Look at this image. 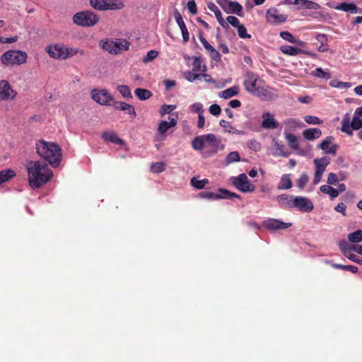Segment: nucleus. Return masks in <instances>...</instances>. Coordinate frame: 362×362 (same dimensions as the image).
Here are the masks:
<instances>
[{
    "instance_id": "f257e3e1",
    "label": "nucleus",
    "mask_w": 362,
    "mask_h": 362,
    "mask_svg": "<svg viewBox=\"0 0 362 362\" xmlns=\"http://www.w3.org/2000/svg\"><path fill=\"white\" fill-rule=\"evenodd\" d=\"M28 180L33 189H37L46 184L53 176L48 165L41 160H31L26 166Z\"/></svg>"
},
{
    "instance_id": "f03ea898",
    "label": "nucleus",
    "mask_w": 362,
    "mask_h": 362,
    "mask_svg": "<svg viewBox=\"0 0 362 362\" xmlns=\"http://www.w3.org/2000/svg\"><path fill=\"white\" fill-rule=\"evenodd\" d=\"M192 146L195 151H201L206 157L211 156L224 148V145L214 134L195 137L192 141Z\"/></svg>"
},
{
    "instance_id": "7ed1b4c3",
    "label": "nucleus",
    "mask_w": 362,
    "mask_h": 362,
    "mask_svg": "<svg viewBox=\"0 0 362 362\" xmlns=\"http://www.w3.org/2000/svg\"><path fill=\"white\" fill-rule=\"evenodd\" d=\"M36 150L38 155L48 161L52 166L59 165L62 152L57 144L53 142L39 141L36 143Z\"/></svg>"
},
{
    "instance_id": "20e7f679",
    "label": "nucleus",
    "mask_w": 362,
    "mask_h": 362,
    "mask_svg": "<svg viewBox=\"0 0 362 362\" xmlns=\"http://www.w3.org/2000/svg\"><path fill=\"white\" fill-rule=\"evenodd\" d=\"M243 86L247 92L257 97L266 98L271 92L270 88L264 86L259 76L252 71L246 72Z\"/></svg>"
},
{
    "instance_id": "39448f33",
    "label": "nucleus",
    "mask_w": 362,
    "mask_h": 362,
    "mask_svg": "<svg viewBox=\"0 0 362 362\" xmlns=\"http://www.w3.org/2000/svg\"><path fill=\"white\" fill-rule=\"evenodd\" d=\"M72 21L78 26L90 28L99 22L100 16L90 10H86L76 13L72 17Z\"/></svg>"
},
{
    "instance_id": "423d86ee",
    "label": "nucleus",
    "mask_w": 362,
    "mask_h": 362,
    "mask_svg": "<svg viewBox=\"0 0 362 362\" xmlns=\"http://www.w3.org/2000/svg\"><path fill=\"white\" fill-rule=\"evenodd\" d=\"M361 115L358 113V110L354 111V117L351 121L349 114L346 113L341 121V130L346 134L353 135V130H358L362 128Z\"/></svg>"
},
{
    "instance_id": "0eeeda50",
    "label": "nucleus",
    "mask_w": 362,
    "mask_h": 362,
    "mask_svg": "<svg viewBox=\"0 0 362 362\" xmlns=\"http://www.w3.org/2000/svg\"><path fill=\"white\" fill-rule=\"evenodd\" d=\"M28 55L21 50H8L1 57V62L6 66L21 65L27 61Z\"/></svg>"
},
{
    "instance_id": "6e6552de",
    "label": "nucleus",
    "mask_w": 362,
    "mask_h": 362,
    "mask_svg": "<svg viewBox=\"0 0 362 362\" xmlns=\"http://www.w3.org/2000/svg\"><path fill=\"white\" fill-rule=\"evenodd\" d=\"M90 6L97 11H117L124 7L122 0H89Z\"/></svg>"
},
{
    "instance_id": "1a4fd4ad",
    "label": "nucleus",
    "mask_w": 362,
    "mask_h": 362,
    "mask_svg": "<svg viewBox=\"0 0 362 362\" xmlns=\"http://www.w3.org/2000/svg\"><path fill=\"white\" fill-rule=\"evenodd\" d=\"M100 45L104 50L110 54H119L123 50H127L129 47V43L127 40H107L100 41Z\"/></svg>"
},
{
    "instance_id": "9d476101",
    "label": "nucleus",
    "mask_w": 362,
    "mask_h": 362,
    "mask_svg": "<svg viewBox=\"0 0 362 362\" xmlns=\"http://www.w3.org/2000/svg\"><path fill=\"white\" fill-rule=\"evenodd\" d=\"M90 96L93 101L100 105H111L114 102V98L106 89L94 88L90 92Z\"/></svg>"
},
{
    "instance_id": "9b49d317",
    "label": "nucleus",
    "mask_w": 362,
    "mask_h": 362,
    "mask_svg": "<svg viewBox=\"0 0 362 362\" xmlns=\"http://www.w3.org/2000/svg\"><path fill=\"white\" fill-rule=\"evenodd\" d=\"M232 184L242 192H252L255 190V187L250 183L247 176L245 173H241L237 177L230 178Z\"/></svg>"
},
{
    "instance_id": "f8f14e48",
    "label": "nucleus",
    "mask_w": 362,
    "mask_h": 362,
    "mask_svg": "<svg viewBox=\"0 0 362 362\" xmlns=\"http://www.w3.org/2000/svg\"><path fill=\"white\" fill-rule=\"evenodd\" d=\"M313 163L315 165V173L313 182V185H316L321 181L327 166L330 163V159L326 156L320 158H315Z\"/></svg>"
},
{
    "instance_id": "ddd939ff",
    "label": "nucleus",
    "mask_w": 362,
    "mask_h": 362,
    "mask_svg": "<svg viewBox=\"0 0 362 362\" xmlns=\"http://www.w3.org/2000/svg\"><path fill=\"white\" fill-rule=\"evenodd\" d=\"M45 50L52 59L65 60L64 45L63 44L55 43L48 45Z\"/></svg>"
},
{
    "instance_id": "4468645a",
    "label": "nucleus",
    "mask_w": 362,
    "mask_h": 362,
    "mask_svg": "<svg viewBox=\"0 0 362 362\" xmlns=\"http://www.w3.org/2000/svg\"><path fill=\"white\" fill-rule=\"evenodd\" d=\"M300 211L307 213L311 211L314 206L310 199L305 197L297 196L294 197L293 207Z\"/></svg>"
},
{
    "instance_id": "2eb2a0df",
    "label": "nucleus",
    "mask_w": 362,
    "mask_h": 362,
    "mask_svg": "<svg viewBox=\"0 0 362 362\" xmlns=\"http://www.w3.org/2000/svg\"><path fill=\"white\" fill-rule=\"evenodd\" d=\"M291 223H285L274 218H268L262 223V226L270 231L286 229L291 227Z\"/></svg>"
},
{
    "instance_id": "dca6fc26",
    "label": "nucleus",
    "mask_w": 362,
    "mask_h": 362,
    "mask_svg": "<svg viewBox=\"0 0 362 362\" xmlns=\"http://www.w3.org/2000/svg\"><path fill=\"white\" fill-rule=\"evenodd\" d=\"M266 18L270 24H280L287 20V16L279 13L277 9L274 8H269L266 13Z\"/></svg>"
},
{
    "instance_id": "f3484780",
    "label": "nucleus",
    "mask_w": 362,
    "mask_h": 362,
    "mask_svg": "<svg viewBox=\"0 0 362 362\" xmlns=\"http://www.w3.org/2000/svg\"><path fill=\"white\" fill-rule=\"evenodd\" d=\"M262 119L261 127L264 129H276L279 127V123L275 119L274 114L269 112H263Z\"/></svg>"
},
{
    "instance_id": "a211bd4d",
    "label": "nucleus",
    "mask_w": 362,
    "mask_h": 362,
    "mask_svg": "<svg viewBox=\"0 0 362 362\" xmlns=\"http://www.w3.org/2000/svg\"><path fill=\"white\" fill-rule=\"evenodd\" d=\"M16 95V93L11 88L7 81H0V100L13 99Z\"/></svg>"
},
{
    "instance_id": "6ab92c4d",
    "label": "nucleus",
    "mask_w": 362,
    "mask_h": 362,
    "mask_svg": "<svg viewBox=\"0 0 362 362\" xmlns=\"http://www.w3.org/2000/svg\"><path fill=\"white\" fill-rule=\"evenodd\" d=\"M334 138L332 136H327L319 145L318 148L327 154L336 155L338 148L337 144H332Z\"/></svg>"
},
{
    "instance_id": "aec40b11",
    "label": "nucleus",
    "mask_w": 362,
    "mask_h": 362,
    "mask_svg": "<svg viewBox=\"0 0 362 362\" xmlns=\"http://www.w3.org/2000/svg\"><path fill=\"white\" fill-rule=\"evenodd\" d=\"M199 39L210 57L216 62H219L221 59L220 53L212 45H210V43L203 37L202 35L199 36Z\"/></svg>"
},
{
    "instance_id": "412c9836",
    "label": "nucleus",
    "mask_w": 362,
    "mask_h": 362,
    "mask_svg": "<svg viewBox=\"0 0 362 362\" xmlns=\"http://www.w3.org/2000/svg\"><path fill=\"white\" fill-rule=\"evenodd\" d=\"M112 105L116 110H122L126 112L128 115L132 116V117L135 118L136 117V111L134 107L129 103L125 102H117L114 101L112 103Z\"/></svg>"
},
{
    "instance_id": "4be33fe9",
    "label": "nucleus",
    "mask_w": 362,
    "mask_h": 362,
    "mask_svg": "<svg viewBox=\"0 0 362 362\" xmlns=\"http://www.w3.org/2000/svg\"><path fill=\"white\" fill-rule=\"evenodd\" d=\"M177 123V119L172 117L170 118V121H161L158 127V132L160 135H163L166 133L171 127L176 126Z\"/></svg>"
},
{
    "instance_id": "5701e85b",
    "label": "nucleus",
    "mask_w": 362,
    "mask_h": 362,
    "mask_svg": "<svg viewBox=\"0 0 362 362\" xmlns=\"http://www.w3.org/2000/svg\"><path fill=\"white\" fill-rule=\"evenodd\" d=\"M207 7L215 14L219 24L224 28H228V23H226V21L223 19L221 11L219 10V8L214 3L211 2L208 3Z\"/></svg>"
},
{
    "instance_id": "b1692460",
    "label": "nucleus",
    "mask_w": 362,
    "mask_h": 362,
    "mask_svg": "<svg viewBox=\"0 0 362 362\" xmlns=\"http://www.w3.org/2000/svg\"><path fill=\"white\" fill-rule=\"evenodd\" d=\"M293 183L291 174H284L277 185V189L280 190L289 189L292 187Z\"/></svg>"
},
{
    "instance_id": "393cba45",
    "label": "nucleus",
    "mask_w": 362,
    "mask_h": 362,
    "mask_svg": "<svg viewBox=\"0 0 362 362\" xmlns=\"http://www.w3.org/2000/svg\"><path fill=\"white\" fill-rule=\"evenodd\" d=\"M294 196L288 194H281L276 197V202L286 208H292L293 204Z\"/></svg>"
},
{
    "instance_id": "a878e982",
    "label": "nucleus",
    "mask_w": 362,
    "mask_h": 362,
    "mask_svg": "<svg viewBox=\"0 0 362 362\" xmlns=\"http://www.w3.org/2000/svg\"><path fill=\"white\" fill-rule=\"evenodd\" d=\"M102 138L105 141L112 142L116 144L123 145L124 144V141L114 132H104L102 134Z\"/></svg>"
},
{
    "instance_id": "bb28decb",
    "label": "nucleus",
    "mask_w": 362,
    "mask_h": 362,
    "mask_svg": "<svg viewBox=\"0 0 362 362\" xmlns=\"http://www.w3.org/2000/svg\"><path fill=\"white\" fill-rule=\"evenodd\" d=\"M334 8L339 11L349 12L350 13H356L358 12L357 6L352 3L342 2L338 4L334 7Z\"/></svg>"
},
{
    "instance_id": "cd10ccee",
    "label": "nucleus",
    "mask_w": 362,
    "mask_h": 362,
    "mask_svg": "<svg viewBox=\"0 0 362 362\" xmlns=\"http://www.w3.org/2000/svg\"><path fill=\"white\" fill-rule=\"evenodd\" d=\"M322 135V132L318 128H309L303 131V136L305 139L312 141L318 139Z\"/></svg>"
},
{
    "instance_id": "c85d7f7f",
    "label": "nucleus",
    "mask_w": 362,
    "mask_h": 362,
    "mask_svg": "<svg viewBox=\"0 0 362 362\" xmlns=\"http://www.w3.org/2000/svg\"><path fill=\"white\" fill-rule=\"evenodd\" d=\"M239 93V88L238 86H233L229 88H227L223 91L219 92L218 95L219 97L224 98V99H228L230 98H232L235 95H237Z\"/></svg>"
},
{
    "instance_id": "c756f323",
    "label": "nucleus",
    "mask_w": 362,
    "mask_h": 362,
    "mask_svg": "<svg viewBox=\"0 0 362 362\" xmlns=\"http://www.w3.org/2000/svg\"><path fill=\"white\" fill-rule=\"evenodd\" d=\"M64 52H65V60L68 58L73 57L76 54H80L81 56H83L85 54V51L83 49H80L76 47H66L64 45Z\"/></svg>"
},
{
    "instance_id": "7c9ffc66",
    "label": "nucleus",
    "mask_w": 362,
    "mask_h": 362,
    "mask_svg": "<svg viewBox=\"0 0 362 362\" xmlns=\"http://www.w3.org/2000/svg\"><path fill=\"white\" fill-rule=\"evenodd\" d=\"M16 173L11 169H6L0 171V185L9 181L14 177Z\"/></svg>"
},
{
    "instance_id": "2f4dec72",
    "label": "nucleus",
    "mask_w": 362,
    "mask_h": 362,
    "mask_svg": "<svg viewBox=\"0 0 362 362\" xmlns=\"http://www.w3.org/2000/svg\"><path fill=\"white\" fill-rule=\"evenodd\" d=\"M134 94L140 100H145L152 96V93L145 88H138L134 90Z\"/></svg>"
},
{
    "instance_id": "473e14b6",
    "label": "nucleus",
    "mask_w": 362,
    "mask_h": 362,
    "mask_svg": "<svg viewBox=\"0 0 362 362\" xmlns=\"http://www.w3.org/2000/svg\"><path fill=\"white\" fill-rule=\"evenodd\" d=\"M280 49L284 54L289 56H296L302 52L300 49L290 45H282Z\"/></svg>"
},
{
    "instance_id": "72a5a7b5",
    "label": "nucleus",
    "mask_w": 362,
    "mask_h": 362,
    "mask_svg": "<svg viewBox=\"0 0 362 362\" xmlns=\"http://www.w3.org/2000/svg\"><path fill=\"white\" fill-rule=\"evenodd\" d=\"M320 189L322 193L329 194L332 199L339 195L338 190L329 185H322Z\"/></svg>"
},
{
    "instance_id": "f704fd0d",
    "label": "nucleus",
    "mask_w": 362,
    "mask_h": 362,
    "mask_svg": "<svg viewBox=\"0 0 362 362\" xmlns=\"http://www.w3.org/2000/svg\"><path fill=\"white\" fill-rule=\"evenodd\" d=\"M193 69L192 71H206V66L205 64H203L202 59L199 57H195L193 60Z\"/></svg>"
},
{
    "instance_id": "c9c22d12",
    "label": "nucleus",
    "mask_w": 362,
    "mask_h": 362,
    "mask_svg": "<svg viewBox=\"0 0 362 362\" xmlns=\"http://www.w3.org/2000/svg\"><path fill=\"white\" fill-rule=\"evenodd\" d=\"M240 156L238 151H232L229 153L224 160V164L228 165L234 162L240 161Z\"/></svg>"
},
{
    "instance_id": "e433bc0d",
    "label": "nucleus",
    "mask_w": 362,
    "mask_h": 362,
    "mask_svg": "<svg viewBox=\"0 0 362 362\" xmlns=\"http://www.w3.org/2000/svg\"><path fill=\"white\" fill-rule=\"evenodd\" d=\"M221 196L220 191L218 193L213 192H202L199 194V197L210 200L221 199Z\"/></svg>"
},
{
    "instance_id": "4c0bfd02",
    "label": "nucleus",
    "mask_w": 362,
    "mask_h": 362,
    "mask_svg": "<svg viewBox=\"0 0 362 362\" xmlns=\"http://www.w3.org/2000/svg\"><path fill=\"white\" fill-rule=\"evenodd\" d=\"M341 250L349 259L362 265V259H358L356 255L351 252V248L344 249L341 246Z\"/></svg>"
},
{
    "instance_id": "58836bf2",
    "label": "nucleus",
    "mask_w": 362,
    "mask_h": 362,
    "mask_svg": "<svg viewBox=\"0 0 362 362\" xmlns=\"http://www.w3.org/2000/svg\"><path fill=\"white\" fill-rule=\"evenodd\" d=\"M312 76L320 78H325V79H329L331 78V74L324 71L322 68L319 67L315 69L311 74Z\"/></svg>"
},
{
    "instance_id": "ea45409f",
    "label": "nucleus",
    "mask_w": 362,
    "mask_h": 362,
    "mask_svg": "<svg viewBox=\"0 0 362 362\" xmlns=\"http://www.w3.org/2000/svg\"><path fill=\"white\" fill-rule=\"evenodd\" d=\"M348 240L353 243H357L362 241V230H357L348 235Z\"/></svg>"
},
{
    "instance_id": "a19ab883",
    "label": "nucleus",
    "mask_w": 362,
    "mask_h": 362,
    "mask_svg": "<svg viewBox=\"0 0 362 362\" xmlns=\"http://www.w3.org/2000/svg\"><path fill=\"white\" fill-rule=\"evenodd\" d=\"M221 127L225 129V131L230 133L240 134L242 133L241 131L236 129L235 127H232L228 122L221 119L219 122Z\"/></svg>"
},
{
    "instance_id": "79ce46f5",
    "label": "nucleus",
    "mask_w": 362,
    "mask_h": 362,
    "mask_svg": "<svg viewBox=\"0 0 362 362\" xmlns=\"http://www.w3.org/2000/svg\"><path fill=\"white\" fill-rule=\"evenodd\" d=\"M117 90L123 98H132V95L130 88L127 85H119L117 87Z\"/></svg>"
},
{
    "instance_id": "37998d69",
    "label": "nucleus",
    "mask_w": 362,
    "mask_h": 362,
    "mask_svg": "<svg viewBox=\"0 0 362 362\" xmlns=\"http://www.w3.org/2000/svg\"><path fill=\"white\" fill-rule=\"evenodd\" d=\"M273 145L275 148L276 154L281 156H287L288 153L285 151V146L283 144L279 143L277 141H273Z\"/></svg>"
},
{
    "instance_id": "c03bdc74",
    "label": "nucleus",
    "mask_w": 362,
    "mask_h": 362,
    "mask_svg": "<svg viewBox=\"0 0 362 362\" xmlns=\"http://www.w3.org/2000/svg\"><path fill=\"white\" fill-rule=\"evenodd\" d=\"M190 182L194 187L201 189H203L205 185L209 183V180L207 179L198 180L196 177H192Z\"/></svg>"
},
{
    "instance_id": "a18cd8bd",
    "label": "nucleus",
    "mask_w": 362,
    "mask_h": 362,
    "mask_svg": "<svg viewBox=\"0 0 362 362\" xmlns=\"http://www.w3.org/2000/svg\"><path fill=\"white\" fill-rule=\"evenodd\" d=\"M158 51L151 49L142 58V62L145 64L151 62L158 56Z\"/></svg>"
},
{
    "instance_id": "49530a36",
    "label": "nucleus",
    "mask_w": 362,
    "mask_h": 362,
    "mask_svg": "<svg viewBox=\"0 0 362 362\" xmlns=\"http://www.w3.org/2000/svg\"><path fill=\"white\" fill-rule=\"evenodd\" d=\"M309 180V176L306 173H302L296 181L297 186L300 189H303Z\"/></svg>"
},
{
    "instance_id": "de8ad7c7",
    "label": "nucleus",
    "mask_w": 362,
    "mask_h": 362,
    "mask_svg": "<svg viewBox=\"0 0 362 362\" xmlns=\"http://www.w3.org/2000/svg\"><path fill=\"white\" fill-rule=\"evenodd\" d=\"M165 163L163 162H158L155 163H152L151 165V170L153 173H158L165 170Z\"/></svg>"
},
{
    "instance_id": "09e8293b",
    "label": "nucleus",
    "mask_w": 362,
    "mask_h": 362,
    "mask_svg": "<svg viewBox=\"0 0 362 362\" xmlns=\"http://www.w3.org/2000/svg\"><path fill=\"white\" fill-rule=\"evenodd\" d=\"M332 267L335 269H341L343 270H347L354 274H355L358 272V268L354 265H343V264H333Z\"/></svg>"
},
{
    "instance_id": "8fccbe9b",
    "label": "nucleus",
    "mask_w": 362,
    "mask_h": 362,
    "mask_svg": "<svg viewBox=\"0 0 362 362\" xmlns=\"http://www.w3.org/2000/svg\"><path fill=\"white\" fill-rule=\"evenodd\" d=\"M286 139L288 141V145L291 148L293 149H297L298 148V143L296 136L294 134H289L286 135Z\"/></svg>"
},
{
    "instance_id": "3c124183",
    "label": "nucleus",
    "mask_w": 362,
    "mask_h": 362,
    "mask_svg": "<svg viewBox=\"0 0 362 362\" xmlns=\"http://www.w3.org/2000/svg\"><path fill=\"white\" fill-rule=\"evenodd\" d=\"M202 76L201 74H195L192 71H187L184 73V77L186 80L190 82H193L197 79H199Z\"/></svg>"
},
{
    "instance_id": "603ef678",
    "label": "nucleus",
    "mask_w": 362,
    "mask_h": 362,
    "mask_svg": "<svg viewBox=\"0 0 362 362\" xmlns=\"http://www.w3.org/2000/svg\"><path fill=\"white\" fill-rule=\"evenodd\" d=\"M236 29H237V32H238V36L240 38H243V39H245V38L250 39V38H251V35L247 34V29H246V28L245 27L244 25L240 24L239 26H238L236 28Z\"/></svg>"
},
{
    "instance_id": "864d4df0",
    "label": "nucleus",
    "mask_w": 362,
    "mask_h": 362,
    "mask_svg": "<svg viewBox=\"0 0 362 362\" xmlns=\"http://www.w3.org/2000/svg\"><path fill=\"white\" fill-rule=\"evenodd\" d=\"M329 85L332 87L337 88H348L351 86V84L347 82H341L338 80H332L330 81Z\"/></svg>"
},
{
    "instance_id": "5fc2aeb1",
    "label": "nucleus",
    "mask_w": 362,
    "mask_h": 362,
    "mask_svg": "<svg viewBox=\"0 0 362 362\" xmlns=\"http://www.w3.org/2000/svg\"><path fill=\"white\" fill-rule=\"evenodd\" d=\"M304 119L308 124L313 125L321 124L323 122L319 117L313 115H306Z\"/></svg>"
},
{
    "instance_id": "6e6d98bb",
    "label": "nucleus",
    "mask_w": 362,
    "mask_h": 362,
    "mask_svg": "<svg viewBox=\"0 0 362 362\" xmlns=\"http://www.w3.org/2000/svg\"><path fill=\"white\" fill-rule=\"evenodd\" d=\"M190 111L197 113L198 115L204 114L203 105L201 103H194L190 106Z\"/></svg>"
},
{
    "instance_id": "4d7b16f0",
    "label": "nucleus",
    "mask_w": 362,
    "mask_h": 362,
    "mask_svg": "<svg viewBox=\"0 0 362 362\" xmlns=\"http://www.w3.org/2000/svg\"><path fill=\"white\" fill-rule=\"evenodd\" d=\"M220 192L221 193V199H233V198H237L240 199V195L230 192V191L227 189H220Z\"/></svg>"
},
{
    "instance_id": "13d9d810",
    "label": "nucleus",
    "mask_w": 362,
    "mask_h": 362,
    "mask_svg": "<svg viewBox=\"0 0 362 362\" xmlns=\"http://www.w3.org/2000/svg\"><path fill=\"white\" fill-rule=\"evenodd\" d=\"M228 8L231 11V12H233L234 13H240L243 9L242 6L236 1L229 2Z\"/></svg>"
},
{
    "instance_id": "bf43d9fd",
    "label": "nucleus",
    "mask_w": 362,
    "mask_h": 362,
    "mask_svg": "<svg viewBox=\"0 0 362 362\" xmlns=\"http://www.w3.org/2000/svg\"><path fill=\"white\" fill-rule=\"evenodd\" d=\"M280 36L282 39L284 40L289 42H296V38L293 36V35L288 32V31H283L280 33Z\"/></svg>"
},
{
    "instance_id": "052dcab7",
    "label": "nucleus",
    "mask_w": 362,
    "mask_h": 362,
    "mask_svg": "<svg viewBox=\"0 0 362 362\" xmlns=\"http://www.w3.org/2000/svg\"><path fill=\"white\" fill-rule=\"evenodd\" d=\"M226 21V23H228V25L230 24L233 27L235 28L240 25L239 19L233 16H229L228 17H227Z\"/></svg>"
},
{
    "instance_id": "680f3d73",
    "label": "nucleus",
    "mask_w": 362,
    "mask_h": 362,
    "mask_svg": "<svg viewBox=\"0 0 362 362\" xmlns=\"http://www.w3.org/2000/svg\"><path fill=\"white\" fill-rule=\"evenodd\" d=\"M304 4H305V8L306 9L318 10L321 8V6L319 4L312 1L307 0Z\"/></svg>"
},
{
    "instance_id": "e2e57ef3",
    "label": "nucleus",
    "mask_w": 362,
    "mask_h": 362,
    "mask_svg": "<svg viewBox=\"0 0 362 362\" xmlns=\"http://www.w3.org/2000/svg\"><path fill=\"white\" fill-rule=\"evenodd\" d=\"M176 108L174 105H164L161 107L160 114L162 115L170 113Z\"/></svg>"
},
{
    "instance_id": "0e129e2a",
    "label": "nucleus",
    "mask_w": 362,
    "mask_h": 362,
    "mask_svg": "<svg viewBox=\"0 0 362 362\" xmlns=\"http://www.w3.org/2000/svg\"><path fill=\"white\" fill-rule=\"evenodd\" d=\"M221 107L217 104H213L209 107V112L214 116H218L221 114Z\"/></svg>"
},
{
    "instance_id": "69168bd1",
    "label": "nucleus",
    "mask_w": 362,
    "mask_h": 362,
    "mask_svg": "<svg viewBox=\"0 0 362 362\" xmlns=\"http://www.w3.org/2000/svg\"><path fill=\"white\" fill-rule=\"evenodd\" d=\"M338 182L337 175L334 173H330L328 175L327 182L329 185H336Z\"/></svg>"
},
{
    "instance_id": "338daca9",
    "label": "nucleus",
    "mask_w": 362,
    "mask_h": 362,
    "mask_svg": "<svg viewBox=\"0 0 362 362\" xmlns=\"http://www.w3.org/2000/svg\"><path fill=\"white\" fill-rule=\"evenodd\" d=\"M174 16H175L176 23H177L180 28H181L184 26H186L185 23L183 21V18L182 17V15L178 11L175 12Z\"/></svg>"
},
{
    "instance_id": "774afa93",
    "label": "nucleus",
    "mask_w": 362,
    "mask_h": 362,
    "mask_svg": "<svg viewBox=\"0 0 362 362\" xmlns=\"http://www.w3.org/2000/svg\"><path fill=\"white\" fill-rule=\"evenodd\" d=\"M248 146L250 149L258 151L261 149V144L256 140H251L248 144Z\"/></svg>"
}]
</instances>
